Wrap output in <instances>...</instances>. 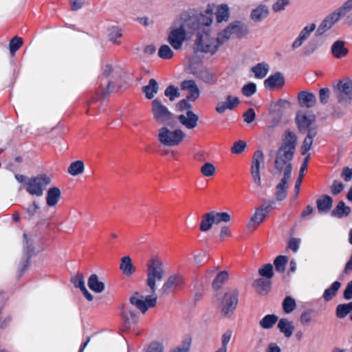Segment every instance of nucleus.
<instances>
[{
  "label": "nucleus",
  "instance_id": "f257e3e1",
  "mask_svg": "<svg viewBox=\"0 0 352 352\" xmlns=\"http://www.w3.org/2000/svg\"><path fill=\"white\" fill-rule=\"evenodd\" d=\"M298 138L295 133L287 131L280 146L274 152V174L292 175L294 159Z\"/></svg>",
  "mask_w": 352,
  "mask_h": 352
},
{
  "label": "nucleus",
  "instance_id": "f03ea898",
  "mask_svg": "<svg viewBox=\"0 0 352 352\" xmlns=\"http://www.w3.org/2000/svg\"><path fill=\"white\" fill-rule=\"evenodd\" d=\"M157 300L156 294H151L144 297L140 292H135L129 298L130 305H124L122 309V314L126 324L130 327L138 322V313L133 309L131 306L136 307L142 314H145L149 308L155 307Z\"/></svg>",
  "mask_w": 352,
  "mask_h": 352
},
{
  "label": "nucleus",
  "instance_id": "7ed1b4c3",
  "mask_svg": "<svg viewBox=\"0 0 352 352\" xmlns=\"http://www.w3.org/2000/svg\"><path fill=\"white\" fill-rule=\"evenodd\" d=\"M199 26V23L196 18L184 16L179 24L175 25L170 28L167 38L168 43L173 49L181 50L184 42L191 37Z\"/></svg>",
  "mask_w": 352,
  "mask_h": 352
},
{
  "label": "nucleus",
  "instance_id": "20e7f679",
  "mask_svg": "<svg viewBox=\"0 0 352 352\" xmlns=\"http://www.w3.org/2000/svg\"><path fill=\"white\" fill-rule=\"evenodd\" d=\"M122 71L118 67L107 64L103 67L102 75L100 78L99 91L103 96H107L115 90V84L122 78Z\"/></svg>",
  "mask_w": 352,
  "mask_h": 352
},
{
  "label": "nucleus",
  "instance_id": "39448f33",
  "mask_svg": "<svg viewBox=\"0 0 352 352\" xmlns=\"http://www.w3.org/2000/svg\"><path fill=\"white\" fill-rule=\"evenodd\" d=\"M146 285L151 290V294H156L157 283L164 279L165 270L162 260L157 257L151 258L146 263Z\"/></svg>",
  "mask_w": 352,
  "mask_h": 352
},
{
  "label": "nucleus",
  "instance_id": "423d86ee",
  "mask_svg": "<svg viewBox=\"0 0 352 352\" xmlns=\"http://www.w3.org/2000/svg\"><path fill=\"white\" fill-rule=\"evenodd\" d=\"M185 134L181 129L171 130L163 126L158 129L157 140L164 146L173 147L178 146L184 139Z\"/></svg>",
  "mask_w": 352,
  "mask_h": 352
},
{
  "label": "nucleus",
  "instance_id": "0eeeda50",
  "mask_svg": "<svg viewBox=\"0 0 352 352\" xmlns=\"http://www.w3.org/2000/svg\"><path fill=\"white\" fill-rule=\"evenodd\" d=\"M195 46L197 51L213 55L218 51L221 45L216 36L204 31L198 34L195 40Z\"/></svg>",
  "mask_w": 352,
  "mask_h": 352
},
{
  "label": "nucleus",
  "instance_id": "6e6552de",
  "mask_svg": "<svg viewBox=\"0 0 352 352\" xmlns=\"http://www.w3.org/2000/svg\"><path fill=\"white\" fill-rule=\"evenodd\" d=\"M239 302V291L229 289L223 294L221 301V314L224 318H230L234 314Z\"/></svg>",
  "mask_w": 352,
  "mask_h": 352
},
{
  "label": "nucleus",
  "instance_id": "1a4fd4ad",
  "mask_svg": "<svg viewBox=\"0 0 352 352\" xmlns=\"http://www.w3.org/2000/svg\"><path fill=\"white\" fill-rule=\"evenodd\" d=\"M50 182L51 179L47 175L45 174L38 175L27 181L25 189L30 195L41 197L43 195L44 190Z\"/></svg>",
  "mask_w": 352,
  "mask_h": 352
},
{
  "label": "nucleus",
  "instance_id": "9d476101",
  "mask_svg": "<svg viewBox=\"0 0 352 352\" xmlns=\"http://www.w3.org/2000/svg\"><path fill=\"white\" fill-rule=\"evenodd\" d=\"M333 94L338 103L349 105L352 101V81L349 79L339 81L333 86Z\"/></svg>",
  "mask_w": 352,
  "mask_h": 352
},
{
  "label": "nucleus",
  "instance_id": "9b49d317",
  "mask_svg": "<svg viewBox=\"0 0 352 352\" xmlns=\"http://www.w3.org/2000/svg\"><path fill=\"white\" fill-rule=\"evenodd\" d=\"M151 113L154 120L160 124L168 122L173 116V113L168 108L159 98L152 100L151 103Z\"/></svg>",
  "mask_w": 352,
  "mask_h": 352
},
{
  "label": "nucleus",
  "instance_id": "f8f14e48",
  "mask_svg": "<svg viewBox=\"0 0 352 352\" xmlns=\"http://www.w3.org/2000/svg\"><path fill=\"white\" fill-rule=\"evenodd\" d=\"M265 166V155L262 151H256L252 157L250 164V174L254 184L257 187H261V170Z\"/></svg>",
  "mask_w": 352,
  "mask_h": 352
},
{
  "label": "nucleus",
  "instance_id": "ddd939ff",
  "mask_svg": "<svg viewBox=\"0 0 352 352\" xmlns=\"http://www.w3.org/2000/svg\"><path fill=\"white\" fill-rule=\"evenodd\" d=\"M179 122L188 130H192L197 127L199 121V116L192 111H187L186 114L178 116Z\"/></svg>",
  "mask_w": 352,
  "mask_h": 352
},
{
  "label": "nucleus",
  "instance_id": "4468645a",
  "mask_svg": "<svg viewBox=\"0 0 352 352\" xmlns=\"http://www.w3.org/2000/svg\"><path fill=\"white\" fill-rule=\"evenodd\" d=\"M181 89L187 91V99L191 102L196 101L200 95V91L194 80H184L181 83Z\"/></svg>",
  "mask_w": 352,
  "mask_h": 352
},
{
  "label": "nucleus",
  "instance_id": "2eb2a0df",
  "mask_svg": "<svg viewBox=\"0 0 352 352\" xmlns=\"http://www.w3.org/2000/svg\"><path fill=\"white\" fill-rule=\"evenodd\" d=\"M270 212L269 207L257 208L254 214L251 217L248 228L254 230L258 226L264 221Z\"/></svg>",
  "mask_w": 352,
  "mask_h": 352
},
{
  "label": "nucleus",
  "instance_id": "dca6fc26",
  "mask_svg": "<svg viewBox=\"0 0 352 352\" xmlns=\"http://www.w3.org/2000/svg\"><path fill=\"white\" fill-rule=\"evenodd\" d=\"M182 284V278L178 275H172L165 281L160 290L162 296L169 294L180 285Z\"/></svg>",
  "mask_w": 352,
  "mask_h": 352
},
{
  "label": "nucleus",
  "instance_id": "f3484780",
  "mask_svg": "<svg viewBox=\"0 0 352 352\" xmlns=\"http://www.w3.org/2000/svg\"><path fill=\"white\" fill-rule=\"evenodd\" d=\"M341 18L334 10L330 13L320 23L318 26L316 33L318 35H322L329 30H330L333 25L338 22Z\"/></svg>",
  "mask_w": 352,
  "mask_h": 352
},
{
  "label": "nucleus",
  "instance_id": "a211bd4d",
  "mask_svg": "<svg viewBox=\"0 0 352 352\" xmlns=\"http://www.w3.org/2000/svg\"><path fill=\"white\" fill-rule=\"evenodd\" d=\"M292 175H283L279 182L275 188V197L278 201L284 200L287 194L288 182L291 179Z\"/></svg>",
  "mask_w": 352,
  "mask_h": 352
},
{
  "label": "nucleus",
  "instance_id": "6ab92c4d",
  "mask_svg": "<svg viewBox=\"0 0 352 352\" xmlns=\"http://www.w3.org/2000/svg\"><path fill=\"white\" fill-rule=\"evenodd\" d=\"M239 99L237 97L228 95L226 101H221L217 104L215 110L219 114H223L227 109L232 110L239 104Z\"/></svg>",
  "mask_w": 352,
  "mask_h": 352
},
{
  "label": "nucleus",
  "instance_id": "aec40b11",
  "mask_svg": "<svg viewBox=\"0 0 352 352\" xmlns=\"http://www.w3.org/2000/svg\"><path fill=\"white\" fill-rule=\"evenodd\" d=\"M296 121L300 131L307 130L308 132L309 128H316L311 126L315 122V117L312 115L307 116L302 112H298L296 115Z\"/></svg>",
  "mask_w": 352,
  "mask_h": 352
},
{
  "label": "nucleus",
  "instance_id": "412c9836",
  "mask_svg": "<svg viewBox=\"0 0 352 352\" xmlns=\"http://www.w3.org/2000/svg\"><path fill=\"white\" fill-rule=\"evenodd\" d=\"M284 83L283 75L280 72H276L264 81V86L267 89L272 90L282 87Z\"/></svg>",
  "mask_w": 352,
  "mask_h": 352
},
{
  "label": "nucleus",
  "instance_id": "4be33fe9",
  "mask_svg": "<svg viewBox=\"0 0 352 352\" xmlns=\"http://www.w3.org/2000/svg\"><path fill=\"white\" fill-rule=\"evenodd\" d=\"M335 11L340 18L346 16V24L352 25V0H346Z\"/></svg>",
  "mask_w": 352,
  "mask_h": 352
},
{
  "label": "nucleus",
  "instance_id": "5701e85b",
  "mask_svg": "<svg viewBox=\"0 0 352 352\" xmlns=\"http://www.w3.org/2000/svg\"><path fill=\"white\" fill-rule=\"evenodd\" d=\"M298 103L300 107L311 108L316 103V98L314 94L307 91H300L298 95Z\"/></svg>",
  "mask_w": 352,
  "mask_h": 352
},
{
  "label": "nucleus",
  "instance_id": "b1692460",
  "mask_svg": "<svg viewBox=\"0 0 352 352\" xmlns=\"http://www.w3.org/2000/svg\"><path fill=\"white\" fill-rule=\"evenodd\" d=\"M270 14V10L266 5L261 4L252 10L250 14V19L258 23L267 18Z\"/></svg>",
  "mask_w": 352,
  "mask_h": 352
},
{
  "label": "nucleus",
  "instance_id": "393cba45",
  "mask_svg": "<svg viewBox=\"0 0 352 352\" xmlns=\"http://www.w3.org/2000/svg\"><path fill=\"white\" fill-rule=\"evenodd\" d=\"M71 280L73 283L75 287L79 288L81 290V292H82L83 295L85 296L87 300H93L94 297L92 294L85 287V279L82 274H78L72 277Z\"/></svg>",
  "mask_w": 352,
  "mask_h": 352
},
{
  "label": "nucleus",
  "instance_id": "a878e982",
  "mask_svg": "<svg viewBox=\"0 0 352 352\" xmlns=\"http://www.w3.org/2000/svg\"><path fill=\"white\" fill-rule=\"evenodd\" d=\"M277 327L285 338H290L294 331L295 327L292 321L287 318H281L279 320Z\"/></svg>",
  "mask_w": 352,
  "mask_h": 352
},
{
  "label": "nucleus",
  "instance_id": "bb28decb",
  "mask_svg": "<svg viewBox=\"0 0 352 352\" xmlns=\"http://www.w3.org/2000/svg\"><path fill=\"white\" fill-rule=\"evenodd\" d=\"M317 134V129L316 128H309V131L306 138H305L302 146H301V153L303 155H307L309 154L308 151L311 148V146L313 144L314 138L316 137Z\"/></svg>",
  "mask_w": 352,
  "mask_h": 352
},
{
  "label": "nucleus",
  "instance_id": "cd10ccee",
  "mask_svg": "<svg viewBox=\"0 0 352 352\" xmlns=\"http://www.w3.org/2000/svg\"><path fill=\"white\" fill-rule=\"evenodd\" d=\"M120 270L126 276H131L135 272L136 268L129 256H125L121 258Z\"/></svg>",
  "mask_w": 352,
  "mask_h": 352
},
{
  "label": "nucleus",
  "instance_id": "c85d7f7f",
  "mask_svg": "<svg viewBox=\"0 0 352 352\" xmlns=\"http://www.w3.org/2000/svg\"><path fill=\"white\" fill-rule=\"evenodd\" d=\"M331 51L333 56L336 58H342L346 56L349 52L348 49L344 45V42L340 40L333 43Z\"/></svg>",
  "mask_w": 352,
  "mask_h": 352
},
{
  "label": "nucleus",
  "instance_id": "c756f323",
  "mask_svg": "<svg viewBox=\"0 0 352 352\" xmlns=\"http://www.w3.org/2000/svg\"><path fill=\"white\" fill-rule=\"evenodd\" d=\"M60 190L57 187L50 188L47 192L46 203L50 207L56 206L60 198Z\"/></svg>",
  "mask_w": 352,
  "mask_h": 352
},
{
  "label": "nucleus",
  "instance_id": "7c9ffc66",
  "mask_svg": "<svg viewBox=\"0 0 352 352\" xmlns=\"http://www.w3.org/2000/svg\"><path fill=\"white\" fill-rule=\"evenodd\" d=\"M88 286L93 292L100 294L104 289V283L99 280L98 276L96 274H91L88 279Z\"/></svg>",
  "mask_w": 352,
  "mask_h": 352
},
{
  "label": "nucleus",
  "instance_id": "2f4dec72",
  "mask_svg": "<svg viewBox=\"0 0 352 352\" xmlns=\"http://www.w3.org/2000/svg\"><path fill=\"white\" fill-rule=\"evenodd\" d=\"M158 83L154 78L151 79L148 84L142 87V91L148 99H153L158 92Z\"/></svg>",
  "mask_w": 352,
  "mask_h": 352
},
{
  "label": "nucleus",
  "instance_id": "473e14b6",
  "mask_svg": "<svg viewBox=\"0 0 352 352\" xmlns=\"http://www.w3.org/2000/svg\"><path fill=\"white\" fill-rule=\"evenodd\" d=\"M333 199L329 195H322L316 201L318 210L321 212H327L332 207Z\"/></svg>",
  "mask_w": 352,
  "mask_h": 352
},
{
  "label": "nucleus",
  "instance_id": "72a5a7b5",
  "mask_svg": "<svg viewBox=\"0 0 352 352\" xmlns=\"http://www.w3.org/2000/svg\"><path fill=\"white\" fill-rule=\"evenodd\" d=\"M270 70V66L266 63H260L252 67L251 71L254 73L255 78L262 79L265 78Z\"/></svg>",
  "mask_w": 352,
  "mask_h": 352
},
{
  "label": "nucleus",
  "instance_id": "f704fd0d",
  "mask_svg": "<svg viewBox=\"0 0 352 352\" xmlns=\"http://www.w3.org/2000/svg\"><path fill=\"white\" fill-rule=\"evenodd\" d=\"M253 286L258 294H265L270 289L271 281L264 278H258L254 282Z\"/></svg>",
  "mask_w": 352,
  "mask_h": 352
},
{
  "label": "nucleus",
  "instance_id": "c9c22d12",
  "mask_svg": "<svg viewBox=\"0 0 352 352\" xmlns=\"http://www.w3.org/2000/svg\"><path fill=\"white\" fill-rule=\"evenodd\" d=\"M229 278V274L227 271H221L217 274L212 281V286L215 290L220 289Z\"/></svg>",
  "mask_w": 352,
  "mask_h": 352
},
{
  "label": "nucleus",
  "instance_id": "e433bc0d",
  "mask_svg": "<svg viewBox=\"0 0 352 352\" xmlns=\"http://www.w3.org/2000/svg\"><path fill=\"white\" fill-rule=\"evenodd\" d=\"M278 320V317L275 314H268L264 316L260 321L259 325L265 329H272Z\"/></svg>",
  "mask_w": 352,
  "mask_h": 352
},
{
  "label": "nucleus",
  "instance_id": "4c0bfd02",
  "mask_svg": "<svg viewBox=\"0 0 352 352\" xmlns=\"http://www.w3.org/2000/svg\"><path fill=\"white\" fill-rule=\"evenodd\" d=\"M350 212V208L345 206V204L342 201H340L331 212V215L338 218H342L347 216Z\"/></svg>",
  "mask_w": 352,
  "mask_h": 352
},
{
  "label": "nucleus",
  "instance_id": "58836bf2",
  "mask_svg": "<svg viewBox=\"0 0 352 352\" xmlns=\"http://www.w3.org/2000/svg\"><path fill=\"white\" fill-rule=\"evenodd\" d=\"M229 25L232 34H236L239 37H242L246 35L248 33V29L246 26L243 25L239 21H234Z\"/></svg>",
  "mask_w": 352,
  "mask_h": 352
},
{
  "label": "nucleus",
  "instance_id": "ea45409f",
  "mask_svg": "<svg viewBox=\"0 0 352 352\" xmlns=\"http://www.w3.org/2000/svg\"><path fill=\"white\" fill-rule=\"evenodd\" d=\"M309 157H310V154H308L307 156H306V157L305 158L302 164H301V166H300V171H299V176H298V178L297 179V180L296 182V184H295V187H294V190H295V192H296V197L298 194V192H299V190H300V186L301 183H302V177H303V175H304V172H305V170H306V168L307 167V164L309 162Z\"/></svg>",
  "mask_w": 352,
  "mask_h": 352
},
{
  "label": "nucleus",
  "instance_id": "a19ab883",
  "mask_svg": "<svg viewBox=\"0 0 352 352\" xmlns=\"http://www.w3.org/2000/svg\"><path fill=\"white\" fill-rule=\"evenodd\" d=\"M85 165L82 161L78 160L72 162L69 168L68 173L73 176L80 175L84 172Z\"/></svg>",
  "mask_w": 352,
  "mask_h": 352
},
{
  "label": "nucleus",
  "instance_id": "79ce46f5",
  "mask_svg": "<svg viewBox=\"0 0 352 352\" xmlns=\"http://www.w3.org/2000/svg\"><path fill=\"white\" fill-rule=\"evenodd\" d=\"M213 224H214V219L210 212L202 216L200 224V230L202 232H206L212 228Z\"/></svg>",
  "mask_w": 352,
  "mask_h": 352
},
{
  "label": "nucleus",
  "instance_id": "37998d69",
  "mask_svg": "<svg viewBox=\"0 0 352 352\" xmlns=\"http://www.w3.org/2000/svg\"><path fill=\"white\" fill-rule=\"evenodd\" d=\"M192 338L190 336H186L181 344L175 347L172 352H189Z\"/></svg>",
  "mask_w": 352,
  "mask_h": 352
},
{
  "label": "nucleus",
  "instance_id": "c03bdc74",
  "mask_svg": "<svg viewBox=\"0 0 352 352\" xmlns=\"http://www.w3.org/2000/svg\"><path fill=\"white\" fill-rule=\"evenodd\" d=\"M288 261L286 256H278L274 261L275 269L278 272L283 273L285 270V266Z\"/></svg>",
  "mask_w": 352,
  "mask_h": 352
},
{
  "label": "nucleus",
  "instance_id": "a18cd8bd",
  "mask_svg": "<svg viewBox=\"0 0 352 352\" xmlns=\"http://www.w3.org/2000/svg\"><path fill=\"white\" fill-rule=\"evenodd\" d=\"M340 285L341 284L340 282H334L329 289H327L324 291L323 294L324 299L327 301L330 300L336 295V292L340 287Z\"/></svg>",
  "mask_w": 352,
  "mask_h": 352
},
{
  "label": "nucleus",
  "instance_id": "49530a36",
  "mask_svg": "<svg viewBox=\"0 0 352 352\" xmlns=\"http://www.w3.org/2000/svg\"><path fill=\"white\" fill-rule=\"evenodd\" d=\"M211 215L214 219V224H219L221 222H229L230 221V215L226 212H216L214 211L210 212Z\"/></svg>",
  "mask_w": 352,
  "mask_h": 352
},
{
  "label": "nucleus",
  "instance_id": "de8ad7c7",
  "mask_svg": "<svg viewBox=\"0 0 352 352\" xmlns=\"http://www.w3.org/2000/svg\"><path fill=\"white\" fill-rule=\"evenodd\" d=\"M194 17L195 18V16ZM196 19L199 23L197 30L202 28L203 25L209 26L212 22V12L211 10H207L205 15H201L199 18L196 17Z\"/></svg>",
  "mask_w": 352,
  "mask_h": 352
},
{
  "label": "nucleus",
  "instance_id": "09e8293b",
  "mask_svg": "<svg viewBox=\"0 0 352 352\" xmlns=\"http://www.w3.org/2000/svg\"><path fill=\"white\" fill-rule=\"evenodd\" d=\"M352 311V302L346 304H341L337 307L336 316L338 318H344Z\"/></svg>",
  "mask_w": 352,
  "mask_h": 352
},
{
  "label": "nucleus",
  "instance_id": "8fccbe9b",
  "mask_svg": "<svg viewBox=\"0 0 352 352\" xmlns=\"http://www.w3.org/2000/svg\"><path fill=\"white\" fill-rule=\"evenodd\" d=\"M296 307V302L294 298L291 296H287L283 302V311L286 314H290Z\"/></svg>",
  "mask_w": 352,
  "mask_h": 352
},
{
  "label": "nucleus",
  "instance_id": "3c124183",
  "mask_svg": "<svg viewBox=\"0 0 352 352\" xmlns=\"http://www.w3.org/2000/svg\"><path fill=\"white\" fill-rule=\"evenodd\" d=\"M229 8L226 5H221L217 12V21L221 23L223 21H227L229 18Z\"/></svg>",
  "mask_w": 352,
  "mask_h": 352
},
{
  "label": "nucleus",
  "instance_id": "603ef678",
  "mask_svg": "<svg viewBox=\"0 0 352 352\" xmlns=\"http://www.w3.org/2000/svg\"><path fill=\"white\" fill-rule=\"evenodd\" d=\"M258 274L267 279H270L274 276L273 266L270 263L265 264L258 269Z\"/></svg>",
  "mask_w": 352,
  "mask_h": 352
},
{
  "label": "nucleus",
  "instance_id": "864d4df0",
  "mask_svg": "<svg viewBox=\"0 0 352 352\" xmlns=\"http://www.w3.org/2000/svg\"><path fill=\"white\" fill-rule=\"evenodd\" d=\"M201 173L207 177H212L216 173V168L211 162L205 163L200 169Z\"/></svg>",
  "mask_w": 352,
  "mask_h": 352
},
{
  "label": "nucleus",
  "instance_id": "5fc2aeb1",
  "mask_svg": "<svg viewBox=\"0 0 352 352\" xmlns=\"http://www.w3.org/2000/svg\"><path fill=\"white\" fill-rule=\"evenodd\" d=\"M232 34V30L229 25L224 30L218 33L217 38L221 45L229 40Z\"/></svg>",
  "mask_w": 352,
  "mask_h": 352
},
{
  "label": "nucleus",
  "instance_id": "6e6d98bb",
  "mask_svg": "<svg viewBox=\"0 0 352 352\" xmlns=\"http://www.w3.org/2000/svg\"><path fill=\"white\" fill-rule=\"evenodd\" d=\"M164 95L168 98L170 102H173L180 96V93L177 87L169 85L164 91Z\"/></svg>",
  "mask_w": 352,
  "mask_h": 352
},
{
  "label": "nucleus",
  "instance_id": "4d7b16f0",
  "mask_svg": "<svg viewBox=\"0 0 352 352\" xmlns=\"http://www.w3.org/2000/svg\"><path fill=\"white\" fill-rule=\"evenodd\" d=\"M173 52L168 45H163L158 51V55L161 58L170 59L173 56Z\"/></svg>",
  "mask_w": 352,
  "mask_h": 352
},
{
  "label": "nucleus",
  "instance_id": "13d9d810",
  "mask_svg": "<svg viewBox=\"0 0 352 352\" xmlns=\"http://www.w3.org/2000/svg\"><path fill=\"white\" fill-rule=\"evenodd\" d=\"M23 45V40L19 36H14L11 39L9 44L10 52L12 55H14L15 52L17 51Z\"/></svg>",
  "mask_w": 352,
  "mask_h": 352
},
{
  "label": "nucleus",
  "instance_id": "bf43d9fd",
  "mask_svg": "<svg viewBox=\"0 0 352 352\" xmlns=\"http://www.w3.org/2000/svg\"><path fill=\"white\" fill-rule=\"evenodd\" d=\"M312 311L310 309L302 311L300 316L299 321L302 325H309L312 321Z\"/></svg>",
  "mask_w": 352,
  "mask_h": 352
},
{
  "label": "nucleus",
  "instance_id": "052dcab7",
  "mask_svg": "<svg viewBox=\"0 0 352 352\" xmlns=\"http://www.w3.org/2000/svg\"><path fill=\"white\" fill-rule=\"evenodd\" d=\"M247 147V144L243 140H239L236 142L232 147L231 151L233 154H240L243 153Z\"/></svg>",
  "mask_w": 352,
  "mask_h": 352
},
{
  "label": "nucleus",
  "instance_id": "680f3d73",
  "mask_svg": "<svg viewBox=\"0 0 352 352\" xmlns=\"http://www.w3.org/2000/svg\"><path fill=\"white\" fill-rule=\"evenodd\" d=\"M256 91V85L254 82L245 85L241 89L243 94L247 97L252 96Z\"/></svg>",
  "mask_w": 352,
  "mask_h": 352
},
{
  "label": "nucleus",
  "instance_id": "e2e57ef3",
  "mask_svg": "<svg viewBox=\"0 0 352 352\" xmlns=\"http://www.w3.org/2000/svg\"><path fill=\"white\" fill-rule=\"evenodd\" d=\"M289 0H277L273 5H272V10L274 12H278L282 10H284L285 8L289 5Z\"/></svg>",
  "mask_w": 352,
  "mask_h": 352
},
{
  "label": "nucleus",
  "instance_id": "0e129e2a",
  "mask_svg": "<svg viewBox=\"0 0 352 352\" xmlns=\"http://www.w3.org/2000/svg\"><path fill=\"white\" fill-rule=\"evenodd\" d=\"M316 28V25L315 23L309 24L300 31L299 35L307 40L315 30Z\"/></svg>",
  "mask_w": 352,
  "mask_h": 352
},
{
  "label": "nucleus",
  "instance_id": "69168bd1",
  "mask_svg": "<svg viewBox=\"0 0 352 352\" xmlns=\"http://www.w3.org/2000/svg\"><path fill=\"white\" fill-rule=\"evenodd\" d=\"M122 36L121 30L117 28H113L109 34V40L116 44H119L120 42L117 41L118 38Z\"/></svg>",
  "mask_w": 352,
  "mask_h": 352
},
{
  "label": "nucleus",
  "instance_id": "338daca9",
  "mask_svg": "<svg viewBox=\"0 0 352 352\" xmlns=\"http://www.w3.org/2000/svg\"><path fill=\"white\" fill-rule=\"evenodd\" d=\"M243 118L245 123H252L256 118V113L254 110L252 108L248 109V111L243 113Z\"/></svg>",
  "mask_w": 352,
  "mask_h": 352
},
{
  "label": "nucleus",
  "instance_id": "774afa93",
  "mask_svg": "<svg viewBox=\"0 0 352 352\" xmlns=\"http://www.w3.org/2000/svg\"><path fill=\"white\" fill-rule=\"evenodd\" d=\"M146 352H163V346L158 342H153L148 346Z\"/></svg>",
  "mask_w": 352,
  "mask_h": 352
}]
</instances>
